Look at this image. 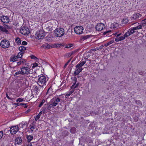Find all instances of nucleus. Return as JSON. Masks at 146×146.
<instances>
[{
    "label": "nucleus",
    "instance_id": "f257e3e1",
    "mask_svg": "<svg viewBox=\"0 0 146 146\" xmlns=\"http://www.w3.org/2000/svg\"><path fill=\"white\" fill-rule=\"evenodd\" d=\"M21 70L23 71L24 75L25 74H30V77L35 78L37 77L35 75L36 74L35 72H33L32 70L30 69V67L28 63H25V65L23 66Z\"/></svg>",
    "mask_w": 146,
    "mask_h": 146
},
{
    "label": "nucleus",
    "instance_id": "f03ea898",
    "mask_svg": "<svg viewBox=\"0 0 146 146\" xmlns=\"http://www.w3.org/2000/svg\"><path fill=\"white\" fill-rule=\"evenodd\" d=\"M54 32L55 36L58 37L62 36L64 34V29L62 28H56L54 30Z\"/></svg>",
    "mask_w": 146,
    "mask_h": 146
},
{
    "label": "nucleus",
    "instance_id": "7ed1b4c3",
    "mask_svg": "<svg viewBox=\"0 0 146 146\" xmlns=\"http://www.w3.org/2000/svg\"><path fill=\"white\" fill-rule=\"evenodd\" d=\"M1 46L3 48L6 49L8 48L10 46V42L7 39L2 40L0 44Z\"/></svg>",
    "mask_w": 146,
    "mask_h": 146
},
{
    "label": "nucleus",
    "instance_id": "20e7f679",
    "mask_svg": "<svg viewBox=\"0 0 146 146\" xmlns=\"http://www.w3.org/2000/svg\"><path fill=\"white\" fill-rule=\"evenodd\" d=\"M48 80V79L46 77L42 75L38 78L37 81L39 85L41 84L45 85Z\"/></svg>",
    "mask_w": 146,
    "mask_h": 146
},
{
    "label": "nucleus",
    "instance_id": "39448f33",
    "mask_svg": "<svg viewBox=\"0 0 146 146\" xmlns=\"http://www.w3.org/2000/svg\"><path fill=\"white\" fill-rule=\"evenodd\" d=\"M61 101H62V99H60L59 97H55L51 100L50 102L54 107L58 104V102Z\"/></svg>",
    "mask_w": 146,
    "mask_h": 146
},
{
    "label": "nucleus",
    "instance_id": "423d86ee",
    "mask_svg": "<svg viewBox=\"0 0 146 146\" xmlns=\"http://www.w3.org/2000/svg\"><path fill=\"white\" fill-rule=\"evenodd\" d=\"M20 32L23 35H28L30 33L29 28L27 27H22L20 30Z\"/></svg>",
    "mask_w": 146,
    "mask_h": 146
},
{
    "label": "nucleus",
    "instance_id": "0eeeda50",
    "mask_svg": "<svg viewBox=\"0 0 146 146\" xmlns=\"http://www.w3.org/2000/svg\"><path fill=\"white\" fill-rule=\"evenodd\" d=\"M36 35L38 39H41L44 37L45 35V32L44 31L40 30L36 33Z\"/></svg>",
    "mask_w": 146,
    "mask_h": 146
},
{
    "label": "nucleus",
    "instance_id": "6e6552de",
    "mask_svg": "<svg viewBox=\"0 0 146 146\" xmlns=\"http://www.w3.org/2000/svg\"><path fill=\"white\" fill-rule=\"evenodd\" d=\"M84 28L82 26H77L75 27L74 30L75 33L77 34H81L83 31Z\"/></svg>",
    "mask_w": 146,
    "mask_h": 146
},
{
    "label": "nucleus",
    "instance_id": "1a4fd4ad",
    "mask_svg": "<svg viewBox=\"0 0 146 146\" xmlns=\"http://www.w3.org/2000/svg\"><path fill=\"white\" fill-rule=\"evenodd\" d=\"M19 129V127L17 125L11 127L10 131L11 133L12 134H15L18 131Z\"/></svg>",
    "mask_w": 146,
    "mask_h": 146
},
{
    "label": "nucleus",
    "instance_id": "9d476101",
    "mask_svg": "<svg viewBox=\"0 0 146 146\" xmlns=\"http://www.w3.org/2000/svg\"><path fill=\"white\" fill-rule=\"evenodd\" d=\"M0 20L2 22L4 23H7L9 21V19L7 16L2 15L0 17Z\"/></svg>",
    "mask_w": 146,
    "mask_h": 146
},
{
    "label": "nucleus",
    "instance_id": "9b49d317",
    "mask_svg": "<svg viewBox=\"0 0 146 146\" xmlns=\"http://www.w3.org/2000/svg\"><path fill=\"white\" fill-rule=\"evenodd\" d=\"M105 25L103 23H98L96 26L95 28L97 31H101L104 29Z\"/></svg>",
    "mask_w": 146,
    "mask_h": 146
},
{
    "label": "nucleus",
    "instance_id": "f8f14e48",
    "mask_svg": "<svg viewBox=\"0 0 146 146\" xmlns=\"http://www.w3.org/2000/svg\"><path fill=\"white\" fill-rule=\"evenodd\" d=\"M45 106H46V107H45V108L44 109H45L46 111L48 110L50 111L54 108V107L52 106L50 102L48 104H45Z\"/></svg>",
    "mask_w": 146,
    "mask_h": 146
},
{
    "label": "nucleus",
    "instance_id": "ddd939ff",
    "mask_svg": "<svg viewBox=\"0 0 146 146\" xmlns=\"http://www.w3.org/2000/svg\"><path fill=\"white\" fill-rule=\"evenodd\" d=\"M76 68L77 69L74 71V76H76L83 69L82 68Z\"/></svg>",
    "mask_w": 146,
    "mask_h": 146
},
{
    "label": "nucleus",
    "instance_id": "4468645a",
    "mask_svg": "<svg viewBox=\"0 0 146 146\" xmlns=\"http://www.w3.org/2000/svg\"><path fill=\"white\" fill-rule=\"evenodd\" d=\"M26 62V61L25 60L21 59H20L19 61L17 62V64L19 66L21 64H22L24 66L25 65V63H27Z\"/></svg>",
    "mask_w": 146,
    "mask_h": 146
},
{
    "label": "nucleus",
    "instance_id": "2eb2a0df",
    "mask_svg": "<svg viewBox=\"0 0 146 146\" xmlns=\"http://www.w3.org/2000/svg\"><path fill=\"white\" fill-rule=\"evenodd\" d=\"M0 30L3 32H4L6 34H8L9 32L8 30L6 29V28L5 27H3L2 26H0Z\"/></svg>",
    "mask_w": 146,
    "mask_h": 146
},
{
    "label": "nucleus",
    "instance_id": "dca6fc26",
    "mask_svg": "<svg viewBox=\"0 0 146 146\" xmlns=\"http://www.w3.org/2000/svg\"><path fill=\"white\" fill-rule=\"evenodd\" d=\"M86 63V61L81 60L76 66V68H82Z\"/></svg>",
    "mask_w": 146,
    "mask_h": 146
},
{
    "label": "nucleus",
    "instance_id": "f3484780",
    "mask_svg": "<svg viewBox=\"0 0 146 146\" xmlns=\"http://www.w3.org/2000/svg\"><path fill=\"white\" fill-rule=\"evenodd\" d=\"M42 88L43 87L41 86H40L38 87L36 86L34 90L36 91V94H37L39 93L41 89H42Z\"/></svg>",
    "mask_w": 146,
    "mask_h": 146
},
{
    "label": "nucleus",
    "instance_id": "a211bd4d",
    "mask_svg": "<svg viewBox=\"0 0 146 146\" xmlns=\"http://www.w3.org/2000/svg\"><path fill=\"white\" fill-rule=\"evenodd\" d=\"M141 16V15L139 13L134 14L133 15L132 18L133 19L135 20L139 18V17H140Z\"/></svg>",
    "mask_w": 146,
    "mask_h": 146
},
{
    "label": "nucleus",
    "instance_id": "6ab92c4d",
    "mask_svg": "<svg viewBox=\"0 0 146 146\" xmlns=\"http://www.w3.org/2000/svg\"><path fill=\"white\" fill-rule=\"evenodd\" d=\"M18 58L17 56L13 55L10 57V60L11 61L14 62L17 60Z\"/></svg>",
    "mask_w": 146,
    "mask_h": 146
},
{
    "label": "nucleus",
    "instance_id": "aec40b11",
    "mask_svg": "<svg viewBox=\"0 0 146 146\" xmlns=\"http://www.w3.org/2000/svg\"><path fill=\"white\" fill-rule=\"evenodd\" d=\"M42 47L43 48L46 49H50L51 48V45H50L49 44L47 43H45L43 44Z\"/></svg>",
    "mask_w": 146,
    "mask_h": 146
},
{
    "label": "nucleus",
    "instance_id": "412c9836",
    "mask_svg": "<svg viewBox=\"0 0 146 146\" xmlns=\"http://www.w3.org/2000/svg\"><path fill=\"white\" fill-rule=\"evenodd\" d=\"M135 31H132L131 30V31H127L126 33L124 34V35L125 36L127 37L128 36L134 33Z\"/></svg>",
    "mask_w": 146,
    "mask_h": 146
},
{
    "label": "nucleus",
    "instance_id": "4be33fe9",
    "mask_svg": "<svg viewBox=\"0 0 146 146\" xmlns=\"http://www.w3.org/2000/svg\"><path fill=\"white\" fill-rule=\"evenodd\" d=\"M51 48H59L61 45V44H51Z\"/></svg>",
    "mask_w": 146,
    "mask_h": 146
},
{
    "label": "nucleus",
    "instance_id": "5701e85b",
    "mask_svg": "<svg viewBox=\"0 0 146 146\" xmlns=\"http://www.w3.org/2000/svg\"><path fill=\"white\" fill-rule=\"evenodd\" d=\"M90 37V36L89 35H82L81 36L80 40L82 41H83L89 38Z\"/></svg>",
    "mask_w": 146,
    "mask_h": 146
},
{
    "label": "nucleus",
    "instance_id": "b1692460",
    "mask_svg": "<svg viewBox=\"0 0 146 146\" xmlns=\"http://www.w3.org/2000/svg\"><path fill=\"white\" fill-rule=\"evenodd\" d=\"M20 75H24L23 71L21 70V71H18L16 72L14 75V76L16 77H18Z\"/></svg>",
    "mask_w": 146,
    "mask_h": 146
},
{
    "label": "nucleus",
    "instance_id": "393cba45",
    "mask_svg": "<svg viewBox=\"0 0 146 146\" xmlns=\"http://www.w3.org/2000/svg\"><path fill=\"white\" fill-rule=\"evenodd\" d=\"M22 139L20 137H18L15 139V142L17 144H19L21 143Z\"/></svg>",
    "mask_w": 146,
    "mask_h": 146
},
{
    "label": "nucleus",
    "instance_id": "a878e982",
    "mask_svg": "<svg viewBox=\"0 0 146 146\" xmlns=\"http://www.w3.org/2000/svg\"><path fill=\"white\" fill-rule=\"evenodd\" d=\"M129 20L127 18H125L123 19L121 21V24L123 25H125L126 24L128 23Z\"/></svg>",
    "mask_w": 146,
    "mask_h": 146
},
{
    "label": "nucleus",
    "instance_id": "bb28decb",
    "mask_svg": "<svg viewBox=\"0 0 146 146\" xmlns=\"http://www.w3.org/2000/svg\"><path fill=\"white\" fill-rule=\"evenodd\" d=\"M26 138L28 142L29 143L33 139V137L31 135H27Z\"/></svg>",
    "mask_w": 146,
    "mask_h": 146
},
{
    "label": "nucleus",
    "instance_id": "cd10ccee",
    "mask_svg": "<svg viewBox=\"0 0 146 146\" xmlns=\"http://www.w3.org/2000/svg\"><path fill=\"white\" fill-rule=\"evenodd\" d=\"M77 82V78L76 77H74V78H73V79L72 80V82L73 84L71 86V88H73V87L76 84V83Z\"/></svg>",
    "mask_w": 146,
    "mask_h": 146
},
{
    "label": "nucleus",
    "instance_id": "c85d7f7f",
    "mask_svg": "<svg viewBox=\"0 0 146 146\" xmlns=\"http://www.w3.org/2000/svg\"><path fill=\"white\" fill-rule=\"evenodd\" d=\"M26 122L23 121L19 124V126L20 128L23 129L26 125Z\"/></svg>",
    "mask_w": 146,
    "mask_h": 146
},
{
    "label": "nucleus",
    "instance_id": "c756f323",
    "mask_svg": "<svg viewBox=\"0 0 146 146\" xmlns=\"http://www.w3.org/2000/svg\"><path fill=\"white\" fill-rule=\"evenodd\" d=\"M34 122L31 124V125L29 126V127H31L30 128V131L32 132L33 131L34 129L35 128V126L33 124Z\"/></svg>",
    "mask_w": 146,
    "mask_h": 146
},
{
    "label": "nucleus",
    "instance_id": "7c9ffc66",
    "mask_svg": "<svg viewBox=\"0 0 146 146\" xmlns=\"http://www.w3.org/2000/svg\"><path fill=\"white\" fill-rule=\"evenodd\" d=\"M15 41L18 45H19L21 44V40L19 37L16 38L15 39Z\"/></svg>",
    "mask_w": 146,
    "mask_h": 146
},
{
    "label": "nucleus",
    "instance_id": "2f4dec72",
    "mask_svg": "<svg viewBox=\"0 0 146 146\" xmlns=\"http://www.w3.org/2000/svg\"><path fill=\"white\" fill-rule=\"evenodd\" d=\"M42 113V111H40L39 113L37 115L36 117L35 118V121H37L38 120Z\"/></svg>",
    "mask_w": 146,
    "mask_h": 146
},
{
    "label": "nucleus",
    "instance_id": "473e14b6",
    "mask_svg": "<svg viewBox=\"0 0 146 146\" xmlns=\"http://www.w3.org/2000/svg\"><path fill=\"white\" fill-rule=\"evenodd\" d=\"M19 49L20 51L22 52L26 50V48L24 46H21L19 47Z\"/></svg>",
    "mask_w": 146,
    "mask_h": 146
},
{
    "label": "nucleus",
    "instance_id": "72a5a7b5",
    "mask_svg": "<svg viewBox=\"0 0 146 146\" xmlns=\"http://www.w3.org/2000/svg\"><path fill=\"white\" fill-rule=\"evenodd\" d=\"M111 32V31H108L105 32L103 33V35H106V36H111V35H110L109 33H110Z\"/></svg>",
    "mask_w": 146,
    "mask_h": 146
},
{
    "label": "nucleus",
    "instance_id": "f704fd0d",
    "mask_svg": "<svg viewBox=\"0 0 146 146\" xmlns=\"http://www.w3.org/2000/svg\"><path fill=\"white\" fill-rule=\"evenodd\" d=\"M24 53V52H22L20 51L19 52L18 54V55L17 56V57L19 58H21L22 57V56L23 55V54Z\"/></svg>",
    "mask_w": 146,
    "mask_h": 146
},
{
    "label": "nucleus",
    "instance_id": "c9c22d12",
    "mask_svg": "<svg viewBox=\"0 0 146 146\" xmlns=\"http://www.w3.org/2000/svg\"><path fill=\"white\" fill-rule=\"evenodd\" d=\"M17 106H21V105H23V106L25 107V108H27V104L25 103H17Z\"/></svg>",
    "mask_w": 146,
    "mask_h": 146
},
{
    "label": "nucleus",
    "instance_id": "e433bc0d",
    "mask_svg": "<svg viewBox=\"0 0 146 146\" xmlns=\"http://www.w3.org/2000/svg\"><path fill=\"white\" fill-rule=\"evenodd\" d=\"M114 42V41L113 40H111L110 42H108L107 43H106L104 44L105 46L106 47L108 46L109 45L111 44Z\"/></svg>",
    "mask_w": 146,
    "mask_h": 146
},
{
    "label": "nucleus",
    "instance_id": "4c0bfd02",
    "mask_svg": "<svg viewBox=\"0 0 146 146\" xmlns=\"http://www.w3.org/2000/svg\"><path fill=\"white\" fill-rule=\"evenodd\" d=\"M46 40L50 42H51L52 41V39L51 37V36H48L46 37Z\"/></svg>",
    "mask_w": 146,
    "mask_h": 146
},
{
    "label": "nucleus",
    "instance_id": "58836bf2",
    "mask_svg": "<svg viewBox=\"0 0 146 146\" xmlns=\"http://www.w3.org/2000/svg\"><path fill=\"white\" fill-rule=\"evenodd\" d=\"M112 26L113 29H115L118 27V24L117 23H114L113 24Z\"/></svg>",
    "mask_w": 146,
    "mask_h": 146
},
{
    "label": "nucleus",
    "instance_id": "ea45409f",
    "mask_svg": "<svg viewBox=\"0 0 146 146\" xmlns=\"http://www.w3.org/2000/svg\"><path fill=\"white\" fill-rule=\"evenodd\" d=\"M73 46V44H67L65 46V47L66 48H70L72 47Z\"/></svg>",
    "mask_w": 146,
    "mask_h": 146
},
{
    "label": "nucleus",
    "instance_id": "a19ab883",
    "mask_svg": "<svg viewBox=\"0 0 146 146\" xmlns=\"http://www.w3.org/2000/svg\"><path fill=\"white\" fill-rule=\"evenodd\" d=\"M76 131V129L75 128L73 127L72 128L70 129V132L71 133H74Z\"/></svg>",
    "mask_w": 146,
    "mask_h": 146
},
{
    "label": "nucleus",
    "instance_id": "79ce46f5",
    "mask_svg": "<svg viewBox=\"0 0 146 146\" xmlns=\"http://www.w3.org/2000/svg\"><path fill=\"white\" fill-rule=\"evenodd\" d=\"M135 102L137 105L139 106L142 105V103L140 100H135Z\"/></svg>",
    "mask_w": 146,
    "mask_h": 146
},
{
    "label": "nucleus",
    "instance_id": "37998d69",
    "mask_svg": "<svg viewBox=\"0 0 146 146\" xmlns=\"http://www.w3.org/2000/svg\"><path fill=\"white\" fill-rule=\"evenodd\" d=\"M23 80L24 81L23 82L25 83L26 85H28V82L26 78H24Z\"/></svg>",
    "mask_w": 146,
    "mask_h": 146
},
{
    "label": "nucleus",
    "instance_id": "c03bdc74",
    "mask_svg": "<svg viewBox=\"0 0 146 146\" xmlns=\"http://www.w3.org/2000/svg\"><path fill=\"white\" fill-rule=\"evenodd\" d=\"M3 131H0V140L3 138Z\"/></svg>",
    "mask_w": 146,
    "mask_h": 146
},
{
    "label": "nucleus",
    "instance_id": "a18cd8bd",
    "mask_svg": "<svg viewBox=\"0 0 146 146\" xmlns=\"http://www.w3.org/2000/svg\"><path fill=\"white\" fill-rule=\"evenodd\" d=\"M4 26L6 28V29L7 30V29H9L12 28V26H8L5 25Z\"/></svg>",
    "mask_w": 146,
    "mask_h": 146
},
{
    "label": "nucleus",
    "instance_id": "49530a36",
    "mask_svg": "<svg viewBox=\"0 0 146 146\" xmlns=\"http://www.w3.org/2000/svg\"><path fill=\"white\" fill-rule=\"evenodd\" d=\"M74 53V52H70L69 53H67L66 56L68 57H70L71 56H72L73 54Z\"/></svg>",
    "mask_w": 146,
    "mask_h": 146
},
{
    "label": "nucleus",
    "instance_id": "de8ad7c7",
    "mask_svg": "<svg viewBox=\"0 0 146 146\" xmlns=\"http://www.w3.org/2000/svg\"><path fill=\"white\" fill-rule=\"evenodd\" d=\"M45 100H42V101L40 103V104L39 106V107H40L42 106L43 104L45 102Z\"/></svg>",
    "mask_w": 146,
    "mask_h": 146
},
{
    "label": "nucleus",
    "instance_id": "09e8293b",
    "mask_svg": "<svg viewBox=\"0 0 146 146\" xmlns=\"http://www.w3.org/2000/svg\"><path fill=\"white\" fill-rule=\"evenodd\" d=\"M72 58H70V59H69V60H68V61H67V62L65 64L64 67H66L67 66V65L69 64V63L70 62L71 59H72Z\"/></svg>",
    "mask_w": 146,
    "mask_h": 146
},
{
    "label": "nucleus",
    "instance_id": "8fccbe9b",
    "mask_svg": "<svg viewBox=\"0 0 146 146\" xmlns=\"http://www.w3.org/2000/svg\"><path fill=\"white\" fill-rule=\"evenodd\" d=\"M23 99H21V98H18L16 100V102H22L23 101Z\"/></svg>",
    "mask_w": 146,
    "mask_h": 146
},
{
    "label": "nucleus",
    "instance_id": "3c124183",
    "mask_svg": "<svg viewBox=\"0 0 146 146\" xmlns=\"http://www.w3.org/2000/svg\"><path fill=\"white\" fill-rule=\"evenodd\" d=\"M126 37V36H125L124 35V36L119 37V38L120 40H122L124 39Z\"/></svg>",
    "mask_w": 146,
    "mask_h": 146
},
{
    "label": "nucleus",
    "instance_id": "603ef678",
    "mask_svg": "<svg viewBox=\"0 0 146 146\" xmlns=\"http://www.w3.org/2000/svg\"><path fill=\"white\" fill-rule=\"evenodd\" d=\"M136 27V28H137V29H142V26L141 25H138V26H137Z\"/></svg>",
    "mask_w": 146,
    "mask_h": 146
},
{
    "label": "nucleus",
    "instance_id": "864d4df0",
    "mask_svg": "<svg viewBox=\"0 0 146 146\" xmlns=\"http://www.w3.org/2000/svg\"><path fill=\"white\" fill-rule=\"evenodd\" d=\"M31 59L36 60V59L37 58L35 57V56L32 55L31 56Z\"/></svg>",
    "mask_w": 146,
    "mask_h": 146
},
{
    "label": "nucleus",
    "instance_id": "5fc2aeb1",
    "mask_svg": "<svg viewBox=\"0 0 146 146\" xmlns=\"http://www.w3.org/2000/svg\"><path fill=\"white\" fill-rule=\"evenodd\" d=\"M22 44L23 45H26L27 44V43L25 41H23L22 42Z\"/></svg>",
    "mask_w": 146,
    "mask_h": 146
},
{
    "label": "nucleus",
    "instance_id": "6e6d98bb",
    "mask_svg": "<svg viewBox=\"0 0 146 146\" xmlns=\"http://www.w3.org/2000/svg\"><path fill=\"white\" fill-rule=\"evenodd\" d=\"M80 84L78 82L77 83V84H76L75 86H74L73 87V88L75 89Z\"/></svg>",
    "mask_w": 146,
    "mask_h": 146
},
{
    "label": "nucleus",
    "instance_id": "4d7b16f0",
    "mask_svg": "<svg viewBox=\"0 0 146 146\" xmlns=\"http://www.w3.org/2000/svg\"><path fill=\"white\" fill-rule=\"evenodd\" d=\"M115 40L116 42H118L119 41H120L119 37L116 38Z\"/></svg>",
    "mask_w": 146,
    "mask_h": 146
},
{
    "label": "nucleus",
    "instance_id": "13d9d810",
    "mask_svg": "<svg viewBox=\"0 0 146 146\" xmlns=\"http://www.w3.org/2000/svg\"><path fill=\"white\" fill-rule=\"evenodd\" d=\"M70 94H71L69 92H68L65 94V96L67 97H68L70 95Z\"/></svg>",
    "mask_w": 146,
    "mask_h": 146
},
{
    "label": "nucleus",
    "instance_id": "bf43d9fd",
    "mask_svg": "<svg viewBox=\"0 0 146 146\" xmlns=\"http://www.w3.org/2000/svg\"><path fill=\"white\" fill-rule=\"evenodd\" d=\"M6 97H7V98H8V99H10V100H11V98H10L8 95V94L7 93H6Z\"/></svg>",
    "mask_w": 146,
    "mask_h": 146
},
{
    "label": "nucleus",
    "instance_id": "052dcab7",
    "mask_svg": "<svg viewBox=\"0 0 146 146\" xmlns=\"http://www.w3.org/2000/svg\"><path fill=\"white\" fill-rule=\"evenodd\" d=\"M131 29L132 31H134V30H137V28H136V27H133L132 28H131Z\"/></svg>",
    "mask_w": 146,
    "mask_h": 146
},
{
    "label": "nucleus",
    "instance_id": "680f3d73",
    "mask_svg": "<svg viewBox=\"0 0 146 146\" xmlns=\"http://www.w3.org/2000/svg\"><path fill=\"white\" fill-rule=\"evenodd\" d=\"M99 50V48H95L94 49H93L92 50L94 51H96L97 50Z\"/></svg>",
    "mask_w": 146,
    "mask_h": 146
},
{
    "label": "nucleus",
    "instance_id": "e2e57ef3",
    "mask_svg": "<svg viewBox=\"0 0 146 146\" xmlns=\"http://www.w3.org/2000/svg\"><path fill=\"white\" fill-rule=\"evenodd\" d=\"M31 111V110L30 109H29L28 110H27L26 111V113H28L30 111Z\"/></svg>",
    "mask_w": 146,
    "mask_h": 146
},
{
    "label": "nucleus",
    "instance_id": "0e129e2a",
    "mask_svg": "<svg viewBox=\"0 0 146 146\" xmlns=\"http://www.w3.org/2000/svg\"><path fill=\"white\" fill-rule=\"evenodd\" d=\"M50 90H50V88H49L48 89V90L47 91V93H49V91Z\"/></svg>",
    "mask_w": 146,
    "mask_h": 146
},
{
    "label": "nucleus",
    "instance_id": "69168bd1",
    "mask_svg": "<svg viewBox=\"0 0 146 146\" xmlns=\"http://www.w3.org/2000/svg\"><path fill=\"white\" fill-rule=\"evenodd\" d=\"M74 91H72V90H71V91H70L69 92L70 93V94H71Z\"/></svg>",
    "mask_w": 146,
    "mask_h": 146
},
{
    "label": "nucleus",
    "instance_id": "338daca9",
    "mask_svg": "<svg viewBox=\"0 0 146 146\" xmlns=\"http://www.w3.org/2000/svg\"><path fill=\"white\" fill-rule=\"evenodd\" d=\"M84 59L85 60V61H87V60H89L88 58H84Z\"/></svg>",
    "mask_w": 146,
    "mask_h": 146
},
{
    "label": "nucleus",
    "instance_id": "774afa93",
    "mask_svg": "<svg viewBox=\"0 0 146 146\" xmlns=\"http://www.w3.org/2000/svg\"><path fill=\"white\" fill-rule=\"evenodd\" d=\"M29 146H33L32 144L31 143H30L29 144Z\"/></svg>",
    "mask_w": 146,
    "mask_h": 146
}]
</instances>
